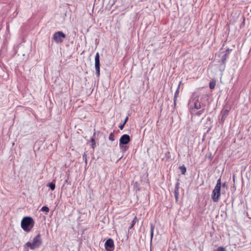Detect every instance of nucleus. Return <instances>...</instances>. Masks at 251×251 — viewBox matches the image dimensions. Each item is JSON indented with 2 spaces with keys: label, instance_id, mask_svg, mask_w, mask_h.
<instances>
[{
  "label": "nucleus",
  "instance_id": "18",
  "mask_svg": "<svg viewBox=\"0 0 251 251\" xmlns=\"http://www.w3.org/2000/svg\"><path fill=\"white\" fill-rule=\"evenodd\" d=\"M222 186L221 178H219L217 182L215 187L221 188Z\"/></svg>",
  "mask_w": 251,
  "mask_h": 251
},
{
  "label": "nucleus",
  "instance_id": "11",
  "mask_svg": "<svg viewBox=\"0 0 251 251\" xmlns=\"http://www.w3.org/2000/svg\"><path fill=\"white\" fill-rule=\"evenodd\" d=\"M228 53H226L224 55H223L222 57L221 60L222 63L225 65L226 63V61L228 58Z\"/></svg>",
  "mask_w": 251,
  "mask_h": 251
},
{
  "label": "nucleus",
  "instance_id": "1",
  "mask_svg": "<svg viewBox=\"0 0 251 251\" xmlns=\"http://www.w3.org/2000/svg\"><path fill=\"white\" fill-rule=\"evenodd\" d=\"M42 244L41 235L39 233L33 239L32 242H27L24 246V251H28L29 249L34 250L39 248Z\"/></svg>",
  "mask_w": 251,
  "mask_h": 251
},
{
  "label": "nucleus",
  "instance_id": "25",
  "mask_svg": "<svg viewBox=\"0 0 251 251\" xmlns=\"http://www.w3.org/2000/svg\"><path fill=\"white\" fill-rule=\"evenodd\" d=\"M217 251H226V250H225V248L223 247H219Z\"/></svg>",
  "mask_w": 251,
  "mask_h": 251
},
{
  "label": "nucleus",
  "instance_id": "16",
  "mask_svg": "<svg viewBox=\"0 0 251 251\" xmlns=\"http://www.w3.org/2000/svg\"><path fill=\"white\" fill-rule=\"evenodd\" d=\"M216 85L215 81H210L209 83V88L211 89H213L215 88Z\"/></svg>",
  "mask_w": 251,
  "mask_h": 251
},
{
  "label": "nucleus",
  "instance_id": "10",
  "mask_svg": "<svg viewBox=\"0 0 251 251\" xmlns=\"http://www.w3.org/2000/svg\"><path fill=\"white\" fill-rule=\"evenodd\" d=\"M96 135V132H95L93 134V136L91 138V141L92 142L91 147L94 149L96 148V142H95V136Z\"/></svg>",
  "mask_w": 251,
  "mask_h": 251
},
{
  "label": "nucleus",
  "instance_id": "4",
  "mask_svg": "<svg viewBox=\"0 0 251 251\" xmlns=\"http://www.w3.org/2000/svg\"><path fill=\"white\" fill-rule=\"evenodd\" d=\"M130 141V136L128 134L123 135L119 140V147L123 151H126L127 150V145Z\"/></svg>",
  "mask_w": 251,
  "mask_h": 251
},
{
  "label": "nucleus",
  "instance_id": "7",
  "mask_svg": "<svg viewBox=\"0 0 251 251\" xmlns=\"http://www.w3.org/2000/svg\"><path fill=\"white\" fill-rule=\"evenodd\" d=\"M95 67L96 71V75L97 76H99L100 75V61L99 52H97L95 55Z\"/></svg>",
  "mask_w": 251,
  "mask_h": 251
},
{
  "label": "nucleus",
  "instance_id": "24",
  "mask_svg": "<svg viewBox=\"0 0 251 251\" xmlns=\"http://www.w3.org/2000/svg\"><path fill=\"white\" fill-rule=\"evenodd\" d=\"M83 160H85V163L87 164V155L85 153H84L83 154Z\"/></svg>",
  "mask_w": 251,
  "mask_h": 251
},
{
  "label": "nucleus",
  "instance_id": "2",
  "mask_svg": "<svg viewBox=\"0 0 251 251\" xmlns=\"http://www.w3.org/2000/svg\"><path fill=\"white\" fill-rule=\"evenodd\" d=\"M200 95L197 94H193L188 104L189 107L191 110V113L193 114L195 110H198L201 108V105L199 101Z\"/></svg>",
  "mask_w": 251,
  "mask_h": 251
},
{
  "label": "nucleus",
  "instance_id": "20",
  "mask_svg": "<svg viewBox=\"0 0 251 251\" xmlns=\"http://www.w3.org/2000/svg\"><path fill=\"white\" fill-rule=\"evenodd\" d=\"M49 210H49V207L46 206H44L42 207L41 209V211H45L46 212H49Z\"/></svg>",
  "mask_w": 251,
  "mask_h": 251
},
{
  "label": "nucleus",
  "instance_id": "26",
  "mask_svg": "<svg viewBox=\"0 0 251 251\" xmlns=\"http://www.w3.org/2000/svg\"><path fill=\"white\" fill-rule=\"evenodd\" d=\"M125 124H121V125H120L119 126V128H120L121 130H122L125 126Z\"/></svg>",
  "mask_w": 251,
  "mask_h": 251
},
{
  "label": "nucleus",
  "instance_id": "21",
  "mask_svg": "<svg viewBox=\"0 0 251 251\" xmlns=\"http://www.w3.org/2000/svg\"><path fill=\"white\" fill-rule=\"evenodd\" d=\"M109 140L111 141H114L115 139H114V135L113 134V133H111L109 136Z\"/></svg>",
  "mask_w": 251,
  "mask_h": 251
},
{
  "label": "nucleus",
  "instance_id": "19",
  "mask_svg": "<svg viewBox=\"0 0 251 251\" xmlns=\"http://www.w3.org/2000/svg\"><path fill=\"white\" fill-rule=\"evenodd\" d=\"M153 230H154V226H153L152 224H151V240H152L153 236Z\"/></svg>",
  "mask_w": 251,
  "mask_h": 251
},
{
  "label": "nucleus",
  "instance_id": "8",
  "mask_svg": "<svg viewBox=\"0 0 251 251\" xmlns=\"http://www.w3.org/2000/svg\"><path fill=\"white\" fill-rule=\"evenodd\" d=\"M104 246L107 251H113L114 247L113 240L111 238L108 239L105 242Z\"/></svg>",
  "mask_w": 251,
  "mask_h": 251
},
{
  "label": "nucleus",
  "instance_id": "28",
  "mask_svg": "<svg viewBox=\"0 0 251 251\" xmlns=\"http://www.w3.org/2000/svg\"><path fill=\"white\" fill-rule=\"evenodd\" d=\"M222 187H225L226 186V183L225 182V183H223L222 184Z\"/></svg>",
  "mask_w": 251,
  "mask_h": 251
},
{
  "label": "nucleus",
  "instance_id": "27",
  "mask_svg": "<svg viewBox=\"0 0 251 251\" xmlns=\"http://www.w3.org/2000/svg\"><path fill=\"white\" fill-rule=\"evenodd\" d=\"M128 119V117H126V119H125V121H124V123H124V124H126V123L127 122V121Z\"/></svg>",
  "mask_w": 251,
  "mask_h": 251
},
{
  "label": "nucleus",
  "instance_id": "12",
  "mask_svg": "<svg viewBox=\"0 0 251 251\" xmlns=\"http://www.w3.org/2000/svg\"><path fill=\"white\" fill-rule=\"evenodd\" d=\"M179 169L180 170L181 174L182 175H185L186 172V168L185 167V166L184 165H183L181 166H180Z\"/></svg>",
  "mask_w": 251,
  "mask_h": 251
},
{
  "label": "nucleus",
  "instance_id": "13",
  "mask_svg": "<svg viewBox=\"0 0 251 251\" xmlns=\"http://www.w3.org/2000/svg\"><path fill=\"white\" fill-rule=\"evenodd\" d=\"M47 186H49L52 191L54 190L55 188V183L53 181L49 183Z\"/></svg>",
  "mask_w": 251,
  "mask_h": 251
},
{
  "label": "nucleus",
  "instance_id": "5",
  "mask_svg": "<svg viewBox=\"0 0 251 251\" xmlns=\"http://www.w3.org/2000/svg\"><path fill=\"white\" fill-rule=\"evenodd\" d=\"M66 34L62 31H59L54 34L53 39L56 43H61L63 42L64 39L66 38Z\"/></svg>",
  "mask_w": 251,
  "mask_h": 251
},
{
  "label": "nucleus",
  "instance_id": "3",
  "mask_svg": "<svg viewBox=\"0 0 251 251\" xmlns=\"http://www.w3.org/2000/svg\"><path fill=\"white\" fill-rule=\"evenodd\" d=\"M34 225V221L31 217H25L21 221V227L25 232L31 231Z\"/></svg>",
  "mask_w": 251,
  "mask_h": 251
},
{
  "label": "nucleus",
  "instance_id": "31",
  "mask_svg": "<svg viewBox=\"0 0 251 251\" xmlns=\"http://www.w3.org/2000/svg\"><path fill=\"white\" fill-rule=\"evenodd\" d=\"M229 50H229V49H227V50H226V53H229Z\"/></svg>",
  "mask_w": 251,
  "mask_h": 251
},
{
  "label": "nucleus",
  "instance_id": "17",
  "mask_svg": "<svg viewBox=\"0 0 251 251\" xmlns=\"http://www.w3.org/2000/svg\"><path fill=\"white\" fill-rule=\"evenodd\" d=\"M204 111V108H202V109L196 112L195 115H196L197 116H200L201 114H202L203 113Z\"/></svg>",
  "mask_w": 251,
  "mask_h": 251
},
{
  "label": "nucleus",
  "instance_id": "14",
  "mask_svg": "<svg viewBox=\"0 0 251 251\" xmlns=\"http://www.w3.org/2000/svg\"><path fill=\"white\" fill-rule=\"evenodd\" d=\"M229 113V110L227 109H225L222 112V115L224 117V118H226L227 116Z\"/></svg>",
  "mask_w": 251,
  "mask_h": 251
},
{
  "label": "nucleus",
  "instance_id": "30",
  "mask_svg": "<svg viewBox=\"0 0 251 251\" xmlns=\"http://www.w3.org/2000/svg\"><path fill=\"white\" fill-rule=\"evenodd\" d=\"M202 97H204V98H206L207 99H208V97L207 95H203L202 96Z\"/></svg>",
  "mask_w": 251,
  "mask_h": 251
},
{
  "label": "nucleus",
  "instance_id": "23",
  "mask_svg": "<svg viewBox=\"0 0 251 251\" xmlns=\"http://www.w3.org/2000/svg\"><path fill=\"white\" fill-rule=\"evenodd\" d=\"M179 184H180V183L178 181H177L176 183V185H175V191L179 192Z\"/></svg>",
  "mask_w": 251,
  "mask_h": 251
},
{
  "label": "nucleus",
  "instance_id": "9",
  "mask_svg": "<svg viewBox=\"0 0 251 251\" xmlns=\"http://www.w3.org/2000/svg\"><path fill=\"white\" fill-rule=\"evenodd\" d=\"M179 85L178 86L175 93V95H174V105L175 106H176V100H177V98L178 97V93H179Z\"/></svg>",
  "mask_w": 251,
  "mask_h": 251
},
{
  "label": "nucleus",
  "instance_id": "6",
  "mask_svg": "<svg viewBox=\"0 0 251 251\" xmlns=\"http://www.w3.org/2000/svg\"><path fill=\"white\" fill-rule=\"evenodd\" d=\"M221 188L215 187L212 191V199L214 202H218L220 198Z\"/></svg>",
  "mask_w": 251,
  "mask_h": 251
},
{
  "label": "nucleus",
  "instance_id": "22",
  "mask_svg": "<svg viewBox=\"0 0 251 251\" xmlns=\"http://www.w3.org/2000/svg\"><path fill=\"white\" fill-rule=\"evenodd\" d=\"M174 194H175V197L176 201H177L178 199L179 192L175 191Z\"/></svg>",
  "mask_w": 251,
  "mask_h": 251
},
{
  "label": "nucleus",
  "instance_id": "29",
  "mask_svg": "<svg viewBox=\"0 0 251 251\" xmlns=\"http://www.w3.org/2000/svg\"><path fill=\"white\" fill-rule=\"evenodd\" d=\"M225 119H226V118H224V117H223V116H222V118H221V121L224 122Z\"/></svg>",
  "mask_w": 251,
  "mask_h": 251
},
{
  "label": "nucleus",
  "instance_id": "15",
  "mask_svg": "<svg viewBox=\"0 0 251 251\" xmlns=\"http://www.w3.org/2000/svg\"><path fill=\"white\" fill-rule=\"evenodd\" d=\"M136 219H137L136 217H135L134 219L131 222V224L130 226L129 227V229H131L135 225V223L136 222Z\"/></svg>",
  "mask_w": 251,
  "mask_h": 251
}]
</instances>
